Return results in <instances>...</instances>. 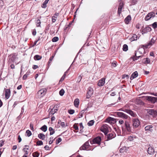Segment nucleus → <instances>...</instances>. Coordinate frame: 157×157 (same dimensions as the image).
<instances>
[{"label":"nucleus","mask_w":157,"mask_h":157,"mask_svg":"<svg viewBox=\"0 0 157 157\" xmlns=\"http://www.w3.org/2000/svg\"><path fill=\"white\" fill-rule=\"evenodd\" d=\"M32 67L33 69L35 70L38 68V66L36 65H33Z\"/></svg>","instance_id":"obj_58"},{"label":"nucleus","mask_w":157,"mask_h":157,"mask_svg":"<svg viewBox=\"0 0 157 157\" xmlns=\"http://www.w3.org/2000/svg\"><path fill=\"white\" fill-rule=\"evenodd\" d=\"M58 40L59 38L58 37H55L52 39V41L53 42H56Z\"/></svg>","instance_id":"obj_41"},{"label":"nucleus","mask_w":157,"mask_h":157,"mask_svg":"<svg viewBox=\"0 0 157 157\" xmlns=\"http://www.w3.org/2000/svg\"><path fill=\"white\" fill-rule=\"evenodd\" d=\"M17 54L16 53H14L10 54L8 56V63H11L14 62L15 59L17 58Z\"/></svg>","instance_id":"obj_2"},{"label":"nucleus","mask_w":157,"mask_h":157,"mask_svg":"<svg viewBox=\"0 0 157 157\" xmlns=\"http://www.w3.org/2000/svg\"><path fill=\"white\" fill-rule=\"evenodd\" d=\"M4 141L1 140L0 141V147H2L4 144Z\"/></svg>","instance_id":"obj_52"},{"label":"nucleus","mask_w":157,"mask_h":157,"mask_svg":"<svg viewBox=\"0 0 157 157\" xmlns=\"http://www.w3.org/2000/svg\"><path fill=\"white\" fill-rule=\"evenodd\" d=\"M105 78H102L100 80L98 84V86H103L105 83Z\"/></svg>","instance_id":"obj_17"},{"label":"nucleus","mask_w":157,"mask_h":157,"mask_svg":"<svg viewBox=\"0 0 157 157\" xmlns=\"http://www.w3.org/2000/svg\"><path fill=\"white\" fill-rule=\"evenodd\" d=\"M90 145L89 144L88 141H86L82 147H81L80 149V150H89V147Z\"/></svg>","instance_id":"obj_8"},{"label":"nucleus","mask_w":157,"mask_h":157,"mask_svg":"<svg viewBox=\"0 0 157 157\" xmlns=\"http://www.w3.org/2000/svg\"><path fill=\"white\" fill-rule=\"evenodd\" d=\"M80 125V131H81L82 130L83 128H84L83 126L82 125V123H81L79 124Z\"/></svg>","instance_id":"obj_50"},{"label":"nucleus","mask_w":157,"mask_h":157,"mask_svg":"<svg viewBox=\"0 0 157 157\" xmlns=\"http://www.w3.org/2000/svg\"><path fill=\"white\" fill-rule=\"evenodd\" d=\"M68 112L70 114H72L75 113V111L74 110L70 109L68 110Z\"/></svg>","instance_id":"obj_46"},{"label":"nucleus","mask_w":157,"mask_h":157,"mask_svg":"<svg viewBox=\"0 0 157 157\" xmlns=\"http://www.w3.org/2000/svg\"><path fill=\"white\" fill-rule=\"evenodd\" d=\"M64 90L63 89H62L59 92V94L60 96H62L64 93Z\"/></svg>","instance_id":"obj_38"},{"label":"nucleus","mask_w":157,"mask_h":157,"mask_svg":"<svg viewBox=\"0 0 157 157\" xmlns=\"http://www.w3.org/2000/svg\"><path fill=\"white\" fill-rule=\"evenodd\" d=\"M155 16V13L154 12H151L149 13L145 17V21H148L151 17H154Z\"/></svg>","instance_id":"obj_9"},{"label":"nucleus","mask_w":157,"mask_h":157,"mask_svg":"<svg viewBox=\"0 0 157 157\" xmlns=\"http://www.w3.org/2000/svg\"><path fill=\"white\" fill-rule=\"evenodd\" d=\"M62 141L61 139L60 138H59L56 140V144H58L59 142H61Z\"/></svg>","instance_id":"obj_49"},{"label":"nucleus","mask_w":157,"mask_h":157,"mask_svg":"<svg viewBox=\"0 0 157 157\" xmlns=\"http://www.w3.org/2000/svg\"><path fill=\"white\" fill-rule=\"evenodd\" d=\"M147 111L148 114L150 116L154 117L157 116V112L154 109H148Z\"/></svg>","instance_id":"obj_3"},{"label":"nucleus","mask_w":157,"mask_h":157,"mask_svg":"<svg viewBox=\"0 0 157 157\" xmlns=\"http://www.w3.org/2000/svg\"><path fill=\"white\" fill-rule=\"evenodd\" d=\"M137 40V36L136 35L133 34V36L131 38V41L136 40Z\"/></svg>","instance_id":"obj_32"},{"label":"nucleus","mask_w":157,"mask_h":157,"mask_svg":"<svg viewBox=\"0 0 157 157\" xmlns=\"http://www.w3.org/2000/svg\"><path fill=\"white\" fill-rule=\"evenodd\" d=\"M49 29V27H46L45 29V33H48V30Z\"/></svg>","instance_id":"obj_59"},{"label":"nucleus","mask_w":157,"mask_h":157,"mask_svg":"<svg viewBox=\"0 0 157 157\" xmlns=\"http://www.w3.org/2000/svg\"><path fill=\"white\" fill-rule=\"evenodd\" d=\"M30 74V72L28 71L26 73L23 75L22 79L24 80H26L27 78L29 76V75Z\"/></svg>","instance_id":"obj_26"},{"label":"nucleus","mask_w":157,"mask_h":157,"mask_svg":"<svg viewBox=\"0 0 157 157\" xmlns=\"http://www.w3.org/2000/svg\"><path fill=\"white\" fill-rule=\"evenodd\" d=\"M120 110L127 113L132 117H137V114L131 110L126 109H121Z\"/></svg>","instance_id":"obj_4"},{"label":"nucleus","mask_w":157,"mask_h":157,"mask_svg":"<svg viewBox=\"0 0 157 157\" xmlns=\"http://www.w3.org/2000/svg\"><path fill=\"white\" fill-rule=\"evenodd\" d=\"M36 25L37 27H39L40 26V21L38 19L36 20Z\"/></svg>","instance_id":"obj_39"},{"label":"nucleus","mask_w":157,"mask_h":157,"mask_svg":"<svg viewBox=\"0 0 157 157\" xmlns=\"http://www.w3.org/2000/svg\"><path fill=\"white\" fill-rule=\"evenodd\" d=\"M101 141V137L98 136L94 138L92 141H90V142L91 144H93L94 143H96L100 145Z\"/></svg>","instance_id":"obj_6"},{"label":"nucleus","mask_w":157,"mask_h":157,"mask_svg":"<svg viewBox=\"0 0 157 157\" xmlns=\"http://www.w3.org/2000/svg\"><path fill=\"white\" fill-rule=\"evenodd\" d=\"M18 142H20L21 141V139L20 135H19L18 137Z\"/></svg>","instance_id":"obj_64"},{"label":"nucleus","mask_w":157,"mask_h":157,"mask_svg":"<svg viewBox=\"0 0 157 157\" xmlns=\"http://www.w3.org/2000/svg\"><path fill=\"white\" fill-rule=\"evenodd\" d=\"M50 135L53 134L55 132L54 130L51 127H50Z\"/></svg>","instance_id":"obj_37"},{"label":"nucleus","mask_w":157,"mask_h":157,"mask_svg":"<svg viewBox=\"0 0 157 157\" xmlns=\"http://www.w3.org/2000/svg\"><path fill=\"white\" fill-rule=\"evenodd\" d=\"M122 9V8H120L118 7V11H117V13L119 16L121 14V13Z\"/></svg>","instance_id":"obj_42"},{"label":"nucleus","mask_w":157,"mask_h":157,"mask_svg":"<svg viewBox=\"0 0 157 157\" xmlns=\"http://www.w3.org/2000/svg\"><path fill=\"white\" fill-rule=\"evenodd\" d=\"M111 65L113 67H115L117 66V62L116 61H113V62L112 63Z\"/></svg>","instance_id":"obj_45"},{"label":"nucleus","mask_w":157,"mask_h":157,"mask_svg":"<svg viewBox=\"0 0 157 157\" xmlns=\"http://www.w3.org/2000/svg\"><path fill=\"white\" fill-rule=\"evenodd\" d=\"M131 20V16L128 15L125 19L124 22L125 23L128 24L129 23V22Z\"/></svg>","instance_id":"obj_20"},{"label":"nucleus","mask_w":157,"mask_h":157,"mask_svg":"<svg viewBox=\"0 0 157 157\" xmlns=\"http://www.w3.org/2000/svg\"><path fill=\"white\" fill-rule=\"evenodd\" d=\"M56 17L54 16L52 17V21L53 22H54L56 20Z\"/></svg>","instance_id":"obj_47"},{"label":"nucleus","mask_w":157,"mask_h":157,"mask_svg":"<svg viewBox=\"0 0 157 157\" xmlns=\"http://www.w3.org/2000/svg\"><path fill=\"white\" fill-rule=\"evenodd\" d=\"M24 112V106H22L21 108V113H20L21 115H23Z\"/></svg>","instance_id":"obj_54"},{"label":"nucleus","mask_w":157,"mask_h":157,"mask_svg":"<svg viewBox=\"0 0 157 157\" xmlns=\"http://www.w3.org/2000/svg\"><path fill=\"white\" fill-rule=\"evenodd\" d=\"M61 126L63 127L64 128L66 126H67V124L65 123L64 122H62L61 123Z\"/></svg>","instance_id":"obj_43"},{"label":"nucleus","mask_w":157,"mask_h":157,"mask_svg":"<svg viewBox=\"0 0 157 157\" xmlns=\"http://www.w3.org/2000/svg\"><path fill=\"white\" fill-rule=\"evenodd\" d=\"M138 76V73L137 71H135L133 72L131 75L130 77V79L132 80L137 77Z\"/></svg>","instance_id":"obj_19"},{"label":"nucleus","mask_w":157,"mask_h":157,"mask_svg":"<svg viewBox=\"0 0 157 157\" xmlns=\"http://www.w3.org/2000/svg\"><path fill=\"white\" fill-rule=\"evenodd\" d=\"M40 129L44 132H45L47 130V127L46 125H44L42 126L40 128Z\"/></svg>","instance_id":"obj_31"},{"label":"nucleus","mask_w":157,"mask_h":157,"mask_svg":"<svg viewBox=\"0 0 157 157\" xmlns=\"http://www.w3.org/2000/svg\"><path fill=\"white\" fill-rule=\"evenodd\" d=\"M123 50L124 51H126L128 50V46L126 44H124L123 45Z\"/></svg>","instance_id":"obj_34"},{"label":"nucleus","mask_w":157,"mask_h":157,"mask_svg":"<svg viewBox=\"0 0 157 157\" xmlns=\"http://www.w3.org/2000/svg\"><path fill=\"white\" fill-rule=\"evenodd\" d=\"M152 25L154 29H155L157 27V22H154L153 24H152Z\"/></svg>","instance_id":"obj_40"},{"label":"nucleus","mask_w":157,"mask_h":157,"mask_svg":"<svg viewBox=\"0 0 157 157\" xmlns=\"http://www.w3.org/2000/svg\"><path fill=\"white\" fill-rule=\"evenodd\" d=\"M73 127L75 130H78V126L77 124H74L73 125Z\"/></svg>","instance_id":"obj_51"},{"label":"nucleus","mask_w":157,"mask_h":157,"mask_svg":"<svg viewBox=\"0 0 157 157\" xmlns=\"http://www.w3.org/2000/svg\"><path fill=\"white\" fill-rule=\"evenodd\" d=\"M43 144V142L41 140H39L36 143L37 145L38 146L42 145Z\"/></svg>","instance_id":"obj_44"},{"label":"nucleus","mask_w":157,"mask_h":157,"mask_svg":"<svg viewBox=\"0 0 157 157\" xmlns=\"http://www.w3.org/2000/svg\"><path fill=\"white\" fill-rule=\"evenodd\" d=\"M49 0H45V1L43 2V4L41 6L43 8H45L46 7V5L48 3Z\"/></svg>","instance_id":"obj_30"},{"label":"nucleus","mask_w":157,"mask_h":157,"mask_svg":"<svg viewBox=\"0 0 157 157\" xmlns=\"http://www.w3.org/2000/svg\"><path fill=\"white\" fill-rule=\"evenodd\" d=\"M4 90L5 91V98H6L8 99L10 97V89H4Z\"/></svg>","instance_id":"obj_16"},{"label":"nucleus","mask_w":157,"mask_h":157,"mask_svg":"<svg viewBox=\"0 0 157 157\" xmlns=\"http://www.w3.org/2000/svg\"><path fill=\"white\" fill-rule=\"evenodd\" d=\"M87 93L88 94H90L92 96L93 93V89L90 87L88 89V90L87 91Z\"/></svg>","instance_id":"obj_28"},{"label":"nucleus","mask_w":157,"mask_h":157,"mask_svg":"<svg viewBox=\"0 0 157 157\" xmlns=\"http://www.w3.org/2000/svg\"><path fill=\"white\" fill-rule=\"evenodd\" d=\"M39 155V153L37 151L34 152L33 153V157H38Z\"/></svg>","instance_id":"obj_33"},{"label":"nucleus","mask_w":157,"mask_h":157,"mask_svg":"<svg viewBox=\"0 0 157 157\" xmlns=\"http://www.w3.org/2000/svg\"><path fill=\"white\" fill-rule=\"evenodd\" d=\"M36 34V31L35 29H34L32 31V34L33 36H35Z\"/></svg>","instance_id":"obj_57"},{"label":"nucleus","mask_w":157,"mask_h":157,"mask_svg":"<svg viewBox=\"0 0 157 157\" xmlns=\"http://www.w3.org/2000/svg\"><path fill=\"white\" fill-rule=\"evenodd\" d=\"M94 122V120H91L88 122L87 124L89 126H91L93 125Z\"/></svg>","instance_id":"obj_35"},{"label":"nucleus","mask_w":157,"mask_h":157,"mask_svg":"<svg viewBox=\"0 0 157 157\" xmlns=\"http://www.w3.org/2000/svg\"><path fill=\"white\" fill-rule=\"evenodd\" d=\"M124 126L125 127V129L128 131V132H131V128L130 127V123L128 122L127 121H126L124 123Z\"/></svg>","instance_id":"obj_10"},{"label":"nucleus","mask_w":157,"mask_h":157,"mask_svg":"<svg viewBox=\"0 0 157 157\" xmlns=\"http://www.w3.org/2000/svg\"><path fill=\"white\" fill-rule=\"evenodd\" d=\"M116 136V135L114 133H109L107 136V140H109L114 138Z\"/></svg>","instance_id":"obj_14"},{"label":"nucleus","mask_w":157,"mask_h":157,"mask_svg":"<svg viewBox=\"0 0 157 157\" xmlns=\"http://www.w3.org/2000/svg\"><path fill=\"white\" fill-rule=\"evenodd\" d=\"M38 137L40 139L44 140L45 138V135L42 133H40L38 135Z\"/></svg>","instance_id":"obj_29"},{"label":"nucleus","mask_w":157,"mask_h":157,"mask_svg":"<svg viewBox=\"0 0 157 157\" xmlns=\"http://www.w3.org/2000/svg\"><path fill=\"white\" fill-rule=\"evenodd\" d=\"M79 103V99L78 98H76L75 99L74 102V105L76 107H78Z\"/></svg>","instance_id":"obj_22"},{"label":"nucleus","mask_w":157,"mask_h":157,"mask_svg":"<svg viewBox=\"0 0 157 157\" xmlns=\"http://www.w3.org/2000/svg\"><path fill=\"white\" fill-rule=\"evenodd\" d=\"M152 125H148L146 126L145 128V131L149 130L151 132L152 131Z\"/></svg>","instance_id":"obj_25"},{"label":"nucleus","mask_w":157,"mask_h":157,"mask_svg":"<svg viewBox=\"0 0 157 157\" xmlns=\"http://www.w3.org/2000/svg\"><path fill=\"white\" fill-rule=\"evenodd\" d=\"M132 126L134 128H136L140 125V122L139 120L136 118L132 120Z\"/></svg>","instance_id":"obj_7"},{"label":"nucleus","mask_w":157,"mask_h":157,"mask_svg":"<svg viewBox=\"0 0 157 157\" xmlns=\"http://www.w3.org/2000/svg\"><path fill=\"white\" fill-rule=\"evenodd\" d=\"M47 89L45 88L41 89L38 91L36 96L38 98L43 97L46 93Z\"/></svg>","instance_id":"obj_1"},{"label":"nucleus","mask_w":157,"mask_h":157,"mask_svg":"<svg viewBox=\"0 0 157 157\" xmlns=\"http://www.w3.org/2000/svg\"><path fill=\"white\" fill-rule=\"evenodd\" d=\"M145 62L147 63H150V60L148 58H147L146 59Z\"/></svg>","instance_id":"obj_61"},{"label":"nucleus","mask_w":157,"mask_h":157,"mask_svg":"<svg viewBox=\"0 0 157 157\" xmlns=\"http://www.w3.org/2000/svg\"><path fill=\"white\" fill-rule=\"evenodd\" d=\"M152 29L151 27L149 26L146 27L144 29V31L145 33H146L151 31Z\"/></svg>","instance_id":"obj_23"},{"label":"nucleus","mask_w":157,"mask_h":157,"mask_svg":"<svg viewBox=\"0 0 157 157\" xmlns=\"http://www.w3.org/2000/svg\"><path fill=\"white\" fill-rule=\"evenodd\" d=\"M123 6L124 3L123 2H121L120 3L118 8H122L123 7Z\"/></svg>","instance_id":"obj_48"},{"label":"nucleus","mask_w":157,"mask_h":157,"mask_svg":"<svg viewBox=\"0 0 157 157\" xmlns=\"http://www.w3.org/2000/svg\"><path fill=\"white\" fill-rule=\"evenodd\" d=\"M106 121L110 124H112L116 122V119L113 118L109 117L106 119Z\"/></svg>","instance_id":"obj_15"},{"label":"nucleus","mask_w":157,"mask_h":157,"mask_svg":"<svg viewBox=\"0 0 157 157\" xmlns=\"http://www.w3.org/2000/svg\"><path fill=\"white\" fill-rule=\"evenodd\" d=\"M26 133L27 135V136L28 137L32 135V133L29 130L26 131Z\"/></svg>","instance_id":"obj_36"},{"label":"nucleus","mask_w":157,"mask_h":157,"mask_svg":"<svg viewBox=\"0 0 157 157\" xmlns=\"http://www.w3.org/2000/svg\"><path fill=\"white\" fill-rule=\"evenodd\" d=\"M131 0V2L132 3V4L133 5H134L137 2V0Z\"/></svg>","instance_id":"obj_55"},{"label":"nucleus","mask_w":157,"mask_h":157,"mask_svg":"<svg viewBox=\"0 0 157 157\" xmlns=\"http://www.w3.org/2000/svg\"><path fill=\"white\" fill-rule=\"evenodd\" d=\"M101 131L104 132L105 134H107L108 132L107 125L106 124L103 125L101 128Z\"/></svg>","instance_id":"obj_12"},{"label":"nucleus","mask_w":157,"mask_h":157,"mask_svg":"<svg viewBox=\"0 0 157 157\" xmlns=\"http://www.w3.org/2000/svg\"><path fill=\"white\" fill-rule=\"evenodd\" d=\"M82 78V77H81L80 75L78 77V80L77 81V82L78 83H79L81 81Z\"/></svg>","instance_id":"obj_56"},{"label":"nucleus","mask_w":157,"mask_h":157,"mask_svg":"<svg viewBox=\"0 0 157 157\" xmlns=\"http://www.w3.org/2000/svg\"><path fill=\"white\" fill-rule=\"evenodd\" d=\"M135 57H134L133 59V60H137L138 59V58H139L141 56H137L136 53L135 54Z\"/></svg>","instance_id":"obj_53"},{"label":"nucleus","mask_w":157,"mask_h":157,"mask_svg":"<svg viewBox=\"0 0 157 157\" xmlns=\"http://www.w3.org/2000/svg\"><path fill=\"white\" fill-rule=\"evenodd\" d=\"M117 115L119 117L123 119H127L129 117L128 115L121 112H117L116 113Z\"/></svg>","instance_id":"obj_5"},{"label":"nucleus","mask_w":157,"mask_h":157,"mask_svg":"<svg viewBox=\"0 0 157 157\" xmlns=\"http://www.w3.org/2000/svg\"><path fill=\"white\" fill-rule=\"evenodd\" d=\"M146 99L150 101L153 103H154L155 102L157 101V98L156 97L147 96L146 97Z\"/></svg>","instance_id":"obj_11"},{"label":"nucleus","mask_w":157,"mask_h":157,"mask_svg":"<svg viewBox=\"0 0 157 157\" xmlns=\"http://www.w3.org/2000/svg\"><path fill=\"white\" fill-rule=\"evenodd\" d=\"M147 151L149 154L151 155H153L154 152V149L153 147H148Z\"/></svg>","instance_id":"obj_18"},{"label":"nucleus","mask_w":157,"mask_h":157,"mask_svg":"<svg viewBox=\"0 0 157 157\" xmlns=\"http://www.w3.org/2000/svg\"><path fill=\"white\" fill-rule=\"evenodd\" d=\"M30 129L31 130H33V124L31 123L30 124Z\"/></svg>","instance_id":"obj_62"},{"label":"nucleus","mask_w":157,"mask_h":157,"mask_svg":"<svg viewBox=\"0 0 157 157\" xmlns=\"http://www.w3.org/2000/svg\"><path fill=\"white\" fill-rule=\"evenodd\" d=\"M42 56L39 55H36L34 57V59L35 60H40L42 58Z\"/></svg>","instance_id":"obj_27"},{"label":"nucleus","mask_w":157,"mask_h":157,"mask_svg":"<svg viewBox=\"0 0 157 157\" xmlns=\"http://www.w3.org/2000/svg\"><path fill=\"white\" fill-rule=\"evenodd\" d=\"M3 5V2L2 0H0V7H1Z\"/></svg>","instance_id":"obj_60"},{"label":"nucleus","mask_w":157,"mask_h":157,"mask_svg":"<svg viewBox=\"0 0 157 157\" xmlns=\"http://www.w3.org/2000/svg\"><path fill=\"white\" fill-rule=\"evenodd\" d=\"M69 70V69H68L66 71L65 73L62 76L61 78L59 80V83L60 84L61 82H62L64 80V78H65V76H66V73Z\"/></svg>","instance_id":"obj_24"},{"label":"nucleus","mask_w":157,"mask_h":157,"mask_svg":"<svg viewBox=\"0 0 157 157\" xmlns=\"http://www.w3.org/2000/svg\"><path fill=\"white\" fill-rule=\"evenodd\" d=\"M124 123V121L122 120H120L119 121V123L120 124H122Z\"/></svg>","instance_id":"obj_63"},{"label":"nucleus","mask_w":157,"mask_h":157,"mask_svg":"<svg viewBox=\"0 0 157 157\" xmlns=\"http://www.w3.org/2000/svg\"><path fill=\"white\" fill-rule=\"evenodd\" d=\"M155 42V41L153 38L147 44H145L143 45V47H145L146 48H147L149 46H150L153 44Z\"/></svg>","instance_id":"obj_13"},{"label":"nucleus","mask_w":157,"mask_h":157,"mask_svg":"<svg viewBox=\"0 0 157 157\" xmlns=\"http://www.w3.org/2000/svg\"><path fill=\"white\" fill-rule=\"evenodd\" d=\"M57 105L55 106L52 109L51 111L50 112V113H51L52 114H54L57 110Z\"/></svg>","instance_id":"obj_21"}]
</instances>
